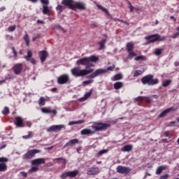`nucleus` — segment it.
Here are the masks:
<instances>
[{"instance_id": "obj_64", "label": "nucleus", "mask_w": 179, "mask_h": 179, "mask_svg": "<svg viewBox=\"0 0 179 179\" xmlns=\"http://www.w3.org/2000/svg\"><path fill=\"white\" fill-rule=\"evenodd\" d=\"M52 92H57V88L54 87L52 89Z\"/></svg>"}, {"instance_id": "obj_37", "label": "nucleus", "mask_w": 179, "mask_h": 179, "mask_svg": "<svg viewBox=\"0 0 179 179\" xmlns=\"http://www.w3.org/2000/svg\"><path fill=\"white\" fill-rule=\"evenodd\" d=\"M145 99H146V96H138L137 98H136L134 100L135 101H137L138 103H139V101H143V100H145Z\"/></svg>"}, {"instance_id": "obj_49", "label": "nucleus", "mask_w": 179, "mask_h": 179, "mask_svg": "<svg viewBox=\"0 0 179 179\" xmlns=\"http://www.w3.org/2000/svg\"><path fill=\"white\" fill-rule=\"evenodd\" d=\"M90 83H93V80H89L83 82V85H90Z\"/></svg>"}, {"instance_id": "obj_44", "label": "nucleus", "mask_w": 179, "mask_h": 179, "mask_svg": "<svg viewBox=\"0 0 179 179\" xmlns=\"http://www.w3.org/2000/svg\"><path fill=\"white\" fill-rule=\"evenodd\" d=\"M127 52H129V57H136V53H135V52H134V50H131Z\"/></svg>"}, {"instance_id": "obj_60", "label": "nucleus", "mask_w": 179, "mask_h": 179, "mask_svg": "<svg viewBox=\"0 0 179 179\" xmlns=\"http://www.w3.org/2000/svg\"><path fill=\"white\" fill-rule=\"evenodd\" d=\"M46 166H47V167H51V166H54V164L51 162H49L46 164Z\"/></svg>"}, {"instance_id": "obj_50", "label": "nucleus", "mask_w": 179, "mask_h": 179, "mask_svg": "<svg viewBox=\"0 0 179 179\" xmlns=\"http://www.w3.org/2000/svg\"><path fill=\"white\" fill-rule=\"evenodd\" d=\"M169 177H170L169 174H165L164 176H160L159 179H167L169 178Z\"/></svg>"}, {"instance_id": "obj_5", "label": "nucleus", "mask_w": 179, "mask_h": 179, "mask_svg": "<svg viewBox=\"0 0 179 179\" xmlns=\"http://www.w3.org/2000/svg\"><path fill=\"white\" fill-rule=\"evenodd\" d=\"M108 127H110V124L100 122H96L92 126V128L95 129L96 131H103L104 129H107Z\"/></svg>"}, {"instance_id": "obj_53", "label": "nucleus", "mask_w": 179, "mask_h": 179, "mask_svg": "<svg viewBox=\"0 0 179 179\" xmlns=\"http://www.w3.org/2000/svg\"><path fill=\"white\" fill-rule=\"evenodd\" d=\"M20 174L21 176H22V177H24V178H26L27 177V173H26V172L22 171V172L20 173Z\"/></svg>"}, {"instance_id": "obj_43", "label": "nucleus", "mask_w": 179, "mask_h": 179, "mask_svg": "<svg viewBox=\"0 0 179 179\" xmlns=\"http://www.w3.org/2000/svg\"><path fill=\"white\" fill-rule=\"evenodd\" d=\"M41 111H42V113H46V114H50V113H51V110H48V109L45 108H43L41 109Z\"/></svg>"}, {"instance_id": "obj_35", "label": "nucleus", "mask_w": 179, "mask_h": 179, "mask_svg": "<svg viewBox=\"0 0 179 179\" xmlns=\"http://www.w3.org/2000/svg\"><path fill=\"white\" fill-rule=\"evenodd\" d=\"M171 83V80H166L165 81L163 82L162 83V86L164 87H167V86H169V85H170Z\"/></svg>"}, {"instance_id": "obj_28", "label": "nucleus", "mask_w": 179, "mask_h": 179, "mask_svg": "<svg viewBox=\"0 0 179 179\" xmlns=\"http://www.w3.org/2000/svg\"><path fill=\"white\" fill-rule=\"evenodd\" d=\"M122 86H124V84L122 82H117L114 84V88L116 89V90L121 89Z\"/></svg>"}, {"instance_id": "obj_11", "label": "nucleus", "mask_w": 179, "mask_h": 179, "mask_svg": "<svg viewBox=\"0 0 179 179\" xmlns=\"http://www.w3.org/2000/svg\"><path fill=\"white\" fill-rule=\"evenodd\" d=\"M100 173V170L99 169V167H91L89 168L87 174L88 176H97Z\"/></svg>"}, {"instance_id": "obj_45", "label": "nucleus", "mask_w": 179, "mask_h": 179, "mask_svg": "<svg viewBox=\"0 0 179 179\" xmlns=\"http://www.w3.org/2000/svg\"><path fill=\"white\" fill-rule=\"evenodd\" d=\"M66 177H69L68 172H65L61 175V178L65 179Z\"/></svg>"}, {"instance_id": "obj_24", "label": "nucleus", "mask_w": 179, "mask_h": 179, "mask_svg": "<svg viewBox=\"0 0 179 179\" xmlns=\"http://www.w3.org/2000/svg\"><path fill=\"white\" fill-rule=\"evenodd\" d=\"M67 173L69 174V177H70L71 178H73L76 177L78 174H79V171L76 170L73 171H68Z\"/></svg>"}, {"instance_id": "obj_25", "label": "nucleus", "mask_w": 179, "mask_h": 179, "mask_svg": "<svg viewBox=\"0 0 179 179\" xmlns=\"http://www.w3.org/2000/svg\"><path fill=\"white\" fill-rule=\"evenodd\" d=\"M98 8L99 9H101L103 10V12H104L106 15H108V16H109L110 17H113V15H111V14H110V13L108 12V10L104 7H102L101 5H98Z\"/></svg>"}, {"instance_id": "obj_31", "label": "nucleus", "mask_w": 179, "mask_h": 179, "mask_svg": "<svg viewBox=\"0 0 179 179\" xmlns=\"http://www.w3.org/2000/svg\"><path fill=\"white\" fill-rule=\"evenodd\" d=\"M83 122H85V120L73 121V122H70L69 123V125H75L76 124H83Z\"/></svg>"}, {"instance_id": "obj_55", "label": "nucleus", "mask_w": 179, "mask_h": 179, "mask_svg": "<svg viewBox=\"0 0 179 179\" xmlns=\"http://www.w3.org/2000/svg\"><path fill=\"white\" fill-rule=\"evenodd\" d=\"M12 50H13V54H14V56H15V57H17V52H16V50H15V48H14V47L12 48Z\"/></svg>"}, {"instance_id": "obj_16", "label": "nucleus", "mask_w": 179, "mask_h": 179, "mask_svg": "<svg viewBox=\"0 0 179 179\" xmlns=\"http://www.w3.org/2000/svg\"><path fill=\"white\" fill-rule=\"evenodd\" d=\"M171 111H176V110H174V108H169L166 109L158 115V118H163L164 117H166L167 114L171 113Z\"/></svg>"}, {"instance_id": "obj_17", "label": "nucleus", "mask_w": 179, "mask_h": 179, "mask_svg": "<svg viewBox=\"0 0 179 179\" xmlns=\"http://www.w3.org/2000/svg\"><path fill=\"white\" fill-rule=\"evenodd\" d=\"M13 69L15 75H20V73L22 72V69H23V66H22V64H17L13 66Z\"/></svg>"}, {"instance_id": "obj_33", "label": "nucleus", "mask_w": 179, "mask_h": 179, "mask_svg": "<svg viewBox=\"0 0 179 179\" xmlns=\"http://www.w3.org/2000/svg\"><path fill=\"white\" fill-rule=\"evenodd\" d=\"M142 73H143V71H142L141 70H136L134 71V78H136V76H141Z\"/></svg>"}, {"instance_id": "obj_6", "label": "nucleus", "mask_w": 179, "mask_h": 179, "mask_svg": "<svg viewBox=\"0 0 179 179\" xmlns=\"http://www.w3.org/2000/svg\"><path fill=\"white\" fill-rule=\"evenodd\" d=\"M41 152V151L40 150H31L23 155V159L29 160L32 157H34V155H36V153H40Z\"/></svg>"}, {"instance_id": "obj_30", "label": "nucleus", "mask_w": 179, "mask_h": 179, "mask_svg": "<svg viewBox=\"0 0 179 179\" xmlns=\"http://www.w3.org/2000/svg\"><path fill=\"white\" fill-rule=\"evenodd\" d=\"M43 13H44V15H47L48 13H50V8L48 7V6H43Z\"/></svg>"}, {"instance_id": "obj_15", "label": "nucleus", "mask_w": 179, "mask_h": 179, "mask_svg": "<svg viewBox=\"0 0 179 179\" xmlns=\"http://www.w3.org/2000/svg\"><path fill=\"white\" fill-rule=\"evenodd\" d=\"M32 166H38L40 164H45V158H38L33 159L31 162Z\"/></svg>"}, {"instance_id": "obj_14", "label": "nucleus", "mask_w": 179, "mask_h": 179, "mask_svg": "<svg viewBox=\"0 0 179 179\" xmlns=\"http://www.w3.org/2000/svg\"><path fill=\"white\" fill-rule=\"evenodd\" d=\"M33 57V52L31 50L27 51V55L24 56V58L26 59V61H30L31 64H33L34 65H36V60L34 58H31Z\"/></svg>"}, {"instance_id": "obj_27", "label": "nucleus", "mask_w": 179, "mask_h": 179, "mask_svg": "<svg viewBox=\"0 0 179 179\" xmlns=\"http://www.w3.org/2000/svg\"><path fill=\"white\" fill-rule=\"evenodd\" d=\"M107 40L103 39L101 41L99 42V44L100 45L99 50H104L106 48L105 44L106 43Z\"/></svg>"}, {"instance_id": "obj_21", "label": "nucleus", "mask_w": 179, "mask_h": 179, "mask_svg": "<svg viewBox=\"0 0 179 179\" xmlns=\"http://www.w3.org/2000/svg\"><path fill=\"white\" fill-rule=\"evenodd\" d=\"M81 135H92L94 134V131H92L90 129H84L80 131Z\"/></svg>"}, {"instance_id": "obj_42", "label": "nucleus", "mask_w": 179, "mask_h": 179, "mask_svg": "<svg viewBox=\"0 0 179 179\" xmlns=\"http://www.w3.org/2000/svg\"><path fill=\"white\" fill-rule=\"evenodd\" d=\"M162 51H163V49H156L155 52V55H161Z\"/></svg>"}, {"instance_id": "obj_18", "label": "nucleus", "mask_w": 179, "mask_h": 179, "mask_svg": "<svg viewBox=\"0 0 179 179\" xmlns=\"http://www.w3.org/2000/svg\"><path fill=\"white\" fill-rule=\"evenodd\" d=\"M38 54H39V57H40V59H41V62H44L48 57V52H47V51H45V50H42V51L39 52Z\"/></svg>"}, {"instance_id": "obj_23", "label": "nucleus", "mask_w": 179, "mask_h": 179, "mask_svg": "<svg viewBox=\"0 0 179 179\" xmlns=\"http://www.w3.org/2000/svg\"><path fill=\"white\" fill-rule=\"evenodd\" d=\"M92 93H93V90H90L88 93L85 94L84 97L80 99V101H85V100H87V98L90 97Z\"/></svg>"}, {"instance_id": "obj_2", "label": "nucleus", "mask_w": 179, "mask_h": 179, "mask_svg": "<svg viewBox=\"0 0 179 179\" xmlns=\"http://www.w3.org/2000/svg\"><path fill=\"white\" fill-rule=\"evenodd\" d=\"M62 5H58L56 7L57 10H58L59 13H61L62 10H65L66 9V6L69 8V9H75V7H73V0H63L62 1Z\"/></svg>"}, {"instance_id": "obj_56", "label": "nucleus", "mask_w": 179, "mask_h": 179, "mask_svg": "<svg viewBox=\"0 0 179 179\" xmlns=\"http://www.w3.org/2000/svg\"><path fill=\"white\" fill-rule=\"evenodd\" d=\"M145 100L146 103H152V100H150V99L148 96H145Z\"/></svg>"}, {"instance_id": "obj_36", "label": "nucleus", "mask_w": 179, "mask_h": 179, "mask_svg": "<svg viewBox=\"0 0 179 179\" xmlns=\"http://www.w3.org/2000/svg\"><path fill=\"white\" fill-rule=\"evenodd\" d=\"M38 171V167L37 166H34L32 167L29 171V174H31L33 173H36V171Z\"/></svg>"}, {"instance_id": "obj_38", "label": "nucleus", "mask_w": 179, "mask_h": 179, "mask_svg": "<svg viewBox=\"0 0 179 179\" xmlns=\"http://www.w3.org/2000/svg\"><path fill=\"white\" fill-rule=\"evenodd\" d=\"M120 79H122V76L121 74H116L114 76L113 80H120Z\"/></svg>"}, {"instance_id": "obj_54", "label": "nucleus", "mask_w": 179, "mask_h": 179, "mask_svg": "<svg viewBox=\"0 0 179 179\" xmlns=\"http://www.w3.org/2000/svg\"><path fill=\"white\" fill-rule=\"evenodd\" d=\"M40 34H37V35L35 37L32 38V41H36L37 38H40Z\"/></svg>"}, {"instance_id": "obj_52", "label": "nucleus", "mask_w": 179, "mask_h": 179, "mask_svg": "<svg viewBox=\"0 0 179 179\" xmlns=\"http://www.w3.org/2000/svg\"><path fill=\"white\" fill-rule=\"evenodd\" d=\"M24 41H28L29 40V35L27 34V32H25V35L24 36Z\"/></svg>"}, {"instance_id": "obj_13", "label": "nucleus", "mask_w": 179, "mask_h": 179, "mask_svg": "<svg viewBox=\"0 0 179 179\" xmlns=\"http://www.w3.org/2000/svg\"><path fill=\"white\" fill-rule=\"evenodd\" d=\"M73 10H76V9H80L82 10H85L86 9V4L82 2H75L73 6Z\"/></svg>"}, {"instance_id": "obj_12", "label": "nucleus", "mask_w": 179, "mask_h": 179, "mask_svg": "<svg viewBox=\"0 0 179 179\" xmlns=\"http://www.w3.org/2000/svg\"><path fill=\"white\" fill-rule=\"evenodd\" d=\"M5 162H8V158L6 157H0V171H5L8 166H6V163Z\"/></svg>"}, {"instance_id": "obj_26", "label": "nucleus", "mask_w": 179, "mask_h": 179, "mask_svg": "<svg viewBox=\"0 0 179 179\" xmlns=\"http://www.w3.org/2000/svg\"><path fill=\"white\" fill-rule=\"evenodd\" d=\"M132 150V145H126L122 148V152H131Z\"/></svg>"}, {"instance_id": "obj_59", "label": "nucleus", "mask_w": 179, "mask_h": 179, "mask_svg": "<svg viewBox=\"0 0 179 179\" xmlns=\"http://www.w3.org/2000/svg\"><path fill=\"white\" fill-rule=\"evenodd\" d=\"M179 36V32H177L176 34H175L173 36V38H177V37H178Z\"/></svg>"}, {"instance_id": "obj_57", "label": "nucleus", "mask_w": 179, "mask_h": 179, "mask_svg": "<svg viewBox=\"0 0 179 179\" xmlns=\"http://www.w3.org/2000/svg\"><path fill=\"white\" fill-rule=\"evenodd\" d=\"M52 149H54V145H52L48 148H45V150H52Z\"/></svg>"}, {"instance_id": "obj_39", "label": "nucleus", "mask_w": 179, "mask_h": 179, "mask_svg": "<svg viewBox=\"0 0 179 179\" xmlns=\"http://www.w3.org/2000/svg\"><path fill=\"white\" fill-rule=\"evenodd\" d=\"M33 136V133L29 131V134L27 136H23L22 138L23 139H30Z\"/></svg>"}, {"instance_id": "obj_4", "label": "nucleus", "mask_w": 179, "mask_h": 179, "mask_svg": "<svg viewBox=\"0 0 179 179\" xmlns=\"http://www.w3.org/2000/svg\"><path fill=\"white\" fill-rule=\"evenodd\" d=\"M114 68H115V66L113 65V66H108L106 70L103 69H97L88 76V79H93L96 78V76H99V75H103V73H106L107 71H113Z\"/></svg>"}, {"instance_id": "obj_63", "label": "nucleus", "mask_w": 179, "mask_h": 179, "mask_svg": "<svg viewBox=\"0 0 179 179\" xmlns=\"http://www.w3.org/2000/svg\"><path fill=\"white\" fill-rule=\"evenodd\" d=\"M174 64L176 66H179V62H176Z\"/></svg>"}, {"instance_id": "obj_10", "label": "nucleus", "mask_w": 179, "mask_h": 179, "mask_svg": "<svg viewBox=\"0 0 179 179\" xmlns=\"http://www.w3.org/2000/svg\"><path fill=\"white\" fill-rule=\"evenodd\" d=\"M65 126L64 124H59V125H53L50 127V129H48V132H58L62 129Z\"/></svg>"}, {"instance_id": "obj_9", "label": "nucleus", "mask_w": 179, "mask_h": 179, "mask_svg": "<svg viewBox=\"0 0 179 179\" xmlns=\"http://www.w3.org/2000/svg\"><path fill=\"white\" fill-rule=\"evenodd\" d=\"M116 171L120 174H128V173L131 171V169L126 166H118L116 168Z\"/></svg>"}, {"instance_id": "obj_51", "label": "nucleus", "mask_w": 179, "mask_h": 179, "mask_svg": "<svg viewBox=\"0 0 179 179\" xmlns=\"http://www.w3.org/2000/svg\"><path fill=\"white\" fill-rule=\"evenodd\" d=\"M41 2L43 5H48V3H50V1L48 0H41Z\"/></svg>"}, {"instance_id": "obj_29", "label": "nucleus", "mask_w": 179, "mask_h": 179, "mask_svg": "<svg viewBox=\"0 0 179 179\" xmlns=\"http://www.w3.org/2000/svg\"><path fill=\"white\" fill-rule=\"evenodd\" d=\"M163 170H166V166H159L157 169L156 174H158V175L162 174V172L163 171Z\"/></svg>"}, {"instance_id": "obj_32", "label": "nucleus", "mask_w": 179, "mask_h": 179, "mask_svg": "<svg viewBox=\"0 0 179 179\" xmlns=\"http://www.w3.org/2000/svg\"><path fill=\"white\" fill-rule=\"evenodd\" d=\"M39 106H45V98L41 96L38 101Z\"/></svg>"}, {"instance_id": "obj_61", "label": "nucleus", "mask_w": 179, "mask_h": 179, "mask_svg": "<svg viewBox=\"0 0 179 179\" xmlns=\"http://www.w3.org/2000/svg\"><path fill=\"white\" fill-rule=\"evenodd\" d=\"M164 135H165V136H166V137L170 136V131H166V132L164 133Z\"/></svg>"}, {"instance_id": "obj_22", "label": "nucleus", "mask_w": 179, "mask_h": 179, "mask_svg": "<svg viewBox=\"0 0 179 179\" xmlns=\"http://www.w3.org/2000/svg\"><path fill=\"white\" fill-rule=\"evenodd\" d=\"M134 45L133 42L127 43L126 45L127 52L134 51Z\"/></svg>"}, {"instance_id": "obj_62", "label": "nucleus", "mask_w": 179, "mask_h": 179, "mask_svg": "<svg viewBox=\"0 0 179 179\" xmlns=\"http://www.w3.org/2000/svg\"><path fill=\"white\" fill-rule=\"evenodd\" d=\"M37 23H38V24H44V22H43V21H41V20H37Z\"/></svg>"}, {"instance_id": "obj_40", "label": "nucleus", "mask_w": 179, "mask_h": 179, "mask_svg": "<svg viewBox=\"0 0 179 179\" xmlns=\"http://www.w3.org/2000/svg\"><path fill=\"white\" fill-rule=\"evenodd\" d=\"M55 29H57V30H62L63 33H66V30L64 29V28H62V27L60 25H55Z\"/></svg>"}, {"instance_id": "obj_3", "label": "nucleus", "mask_w": 179, "mask_h": 179, "mask_svg": "<svg viewBox=\"0 0 179 179\" xmlns=\"http://www.w3.org/2000/svg\"><path fill=\"white\" fill-rule=\"evenodd\" d=\"M141 82L143 85H149L153 86V85H157L159 83V79L154 78L153 75H148L141 78Z\"/></svg>"}, {"instance_id": "obj_34", "label": "nucleus", "mask_w": 179, "mask_h": 179, "mask_svg": "<svg viewBox=\"0 0 179 179\" xmlns=\"http://www.w3.org/2000/svg\"><path fill=\"white\" fill-rule=\"evenodd\" d=\"M136 61H146V57L143 55L138 56L135 58Z\"/></svg>"}, {"instance_id": "obj_47", "label": "nucleus", "mask_w": 179, "mask_h": 179, "mask_svg": "<svg viewBox=\"0 0 179 179\" xmlns=\"http://www.w3.org/2000/svg\"><path fill=\"white\" fill-rule=\"evenodd\" d=\"M104 153H107L106 150H102L99 151L98 153V156H101V155H104Z\"/></svg>"}, {"instance_id": "obj_7", "label": "nucleus", "mask_w": 179, "mask_h": 179, "mask_svg": "<svg viewBox=\"0 0 179 179\" xmlns=\"http://www.w3.org/2000/svg\"><path fill=\"white\" fill-rule=\"evenodd\" d=\"M145 40H150L148 41L147 44H150L152 43H155V42L157 41V40H160V41H162V40H165V38H160L159 34H155V35H151L149 36H146Z\"/></svg>"}, {"instance_id": "obj_58", "label": "nucleus", "mask_w": 179, "mask_h": 179, "mask_svg": "<svg viewBox=\"0 0 179 179\" xmlns=\"http://www.w3.org/2000/svg\"><path fill=\"white\" fill-rule=\"evenodd\" d=\"M129 9H130V12H134V9H135V7H134V6H129Z\"/></svg>"}, {"instance_id": "obj_48", "label": "nucleus", "mask_w": 179, "mask_h": 179, "mask_svg": "<svg viewBox=\"0 0 179 179\" xmlns=\"http://www.w3.org/2000/svg\"><path fill=\"white\" fill-rule=\"evenodd\" d=\"M53 160H62L64 166H65V164H66V159H65L64 158H57V159H55Z\"/></svg>"}, {"instance_id": "obj_46", "label": "nucleus", "mask_w": 179, "mask_h": 179, "mask_svg": "<svg viewBox=\"0 0 179 179\" xmlns=\"http://www.w3.org/2000/svg\"><path fill=\"white\" fill-rule=\"evenodd\" d=\"M15 29H16L15 25L9 27H8V31H15Z\"/></svg>"}, {"instance_id": "obj_41", "label": "nucleus", "mask_w": 179, "mask_h": 179, "mask_svg": "<svg viewBox=\"0 0 179 179\" xmlns=\"http://www.w3.org/2000/svg\"><path fill=\"white\" fill-rule=\"evenodd\" d=\"M2 114H3L4 115L9 114V108L6 106L2 111Z\"/></svg>"}, {"instance_id": "obj_1", "label": "nucleus", "mask_w": 179, "mask_h": 179, "mask_svg": "<svg viewBox=\"0 0 179 179\" xmlns=\"http://www.w3.org/2000/svg\"><path fill=\"white\" fill-rule=\"evenodd\" d=\"M99 61V57L96 56L92 55L90 57H84L83 59H80L76 61L77 65H83L85 66V69H80L79 67H75L71 69V73L73 76L80 77V76H86V75H89V73H92L93 72V69H90L94 66V64L93 62H96Z\"/></svg>"}, {"instance_id": "obj_8", "label": "nucleus", "mask_w": 179, "mask_h": 179, "mask_svg": "<svg viewBox=\"0 0 179 179\" xmlns=\"http://www.w3.org/2000/svg\"><path fill=\"white\" fill-rule=\"evenodd\" d=\"M68 82H69V76H68V74L62 75L57 78L59 85H65V83H68Z\"/></svg>"}, {"instance_id": "obj_20", "label": "nucleus", "mask_w": 179, "mask_h": 179, "mask_svg": "<svg viewBox=\"0 0 179 179\" xmlns=\"http://www.w3.org/2000/svg\"><path fill=\"white\" fill-rule=\"evenodd\" d=\"M16 120V122H15V125L18 127H24V124H23V119H22V117H17L15 118Z\"/></svg>"}, {"instance_id": "obj_19", "label": "nucleus", "mask_w": 179, "mask_h": 179, "mask_svg": "<svg viewBox=\"0 0 179 179\" xmlns=\"http://www.w3.org/2000/svg\"><path fill=\"white\" fill-rule=\"evenodd\" d=\"M76 143H79V140L77 138H74L66 143L64 145V148H67L68 146H73V145H76Z\"/></svg>"}]
</instances>
